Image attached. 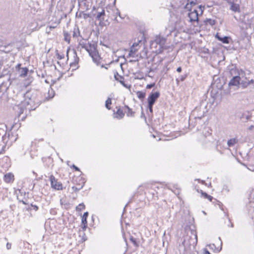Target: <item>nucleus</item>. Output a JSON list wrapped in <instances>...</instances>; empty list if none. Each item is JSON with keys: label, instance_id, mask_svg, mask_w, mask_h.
Instances as JSON below:
<instances>
[{"label": "nucleus", "instance_id": "obj_49", "mask_svg": "<svg viewBox=\"0 0 254 254\" xmlns=\"http://www.w3.org/2000/svg\"><path fill=\"white\" fill-rule=\"evenodd\" d=\"M81 47L85 49V47L88 46V43H80V44Z\"/></svg>", "mask_w": 254, "mask_h": 254}, {"label": "nucleus", "instance_id": "obj_34", "mask_svg": "<svg viewBox=\"0 0 254 254\" xmlns=\"http://www.w3.org/2000/svg\"><path fill=\"white\" fill-rule=\"evenodd\" d=\"M225 216H226L227 218L228 219L229 224H228V226L233 228L234 227L233 224L231 222L230 218L228 217V214L227 213H225Z\"/></svg>", "mask_w": 254, "mask_h": 254}, {"label": "nucleus", "instance_id": "obj_58", "mask_svg": "<svg viewBox=\"0 0 254 254\" xmlns=\"http://www.w3.org/2000/svg\"><path fill=\"white\" fill-rule=\"evenodd\" d=\"M180 80V78H179V79H178V78H177V79H176V82H177V83L178 84H179Z\"/></svg>", "mask_w": 254, "mask_h": 254}, {"label": "nucleus", "instance_id": "obj_4", "mask_svg": "<svg viewBox=\"0 0 254 254\" xmlns=\"http://www.w3.org/2000/svg\"><path fill=\"white\" fill-rule=\"evenodd\" d=\"M159 96L160 93L158 91L155 92H152L149 95L147 99L148 108L151 113H153V106Z\"/></svg>", "mask_w": 254, "mask_h": 254}, {"label": "nucleus", "instance_id": "obj_25", "mask_svg": "<svg viewBox=\"0 0 254 254\" xmlns=\"http://www.w3.org/2000/svg\"><path fill=\"white\" fill-rule=\"evenodd\" d=\"M134 44H133L132 46L130 48V50L129 51V53L128 54V56L129 57H134V55L135 54V52L136 51V50L134 48Z\"/></svg>", "mask_w": 254, "mask_h": 254}, {"label": "nucleus", "instance_id": "obj_46", "mask_svg": "<svg viewBox=\"0 0 254 254\" xmlns=\"http://www.w3.org/2000/svg\"><path fill=\"white\" fill-rule=\"evenodd\" d=\"M30 206L31 207H33V209H34L35 211H37L38 210L39 207L38 206L32 204H31Z\"/></svg>", "mask_w": 254, "mask_h": 254}, {"label": "nucleus", "instance_id": "obj_51", "mask_svg": "<svg viewBox=\"0 0 254 254\" xmlns=\"http://www.w3.org/2000/svg\"><path fill=\"white\" fill-rule=\"evenodd\" d=\"M11 244L9 243H7L6 244V248L8 250H9L10 249H11Z\"/></svg>", "mask_w": 254, "mask_h": 254}, {"label": "nucleus", "instance_id": "obj_43", "mask_svg": "<svg viewBox=\"0 0 254 254\" xmlns=\"http://www.w3.org/2000/svg\"><path fill=\"white\" fill-rule=\"evenodd\" d=\"M155 86V83H151L147 84L146 88V89H151Z\"/></svg>", "mask_w": 254, "mask_h": 254}, {"label": "nucleus", "instance_id": "obj_12", "mask_svg": "<svg viewBox=\"0 0 254 254\" xmlns=\"http://www.w3.org/2000/svg\"><path fill=\"white\" fill-rule=\"evenodd\" d=\"M26 195V192L21 190H18L17 198L20 202H22L24 204H27L26 201L24 200V196Z\"/></svg>", "mask_w": 254, "mask_h": 254}, {"label": "nucleus", "instance_id": "obj_17", "mask_svg": "<svg viewBox=\"0 0 254 254\" xmlns=\"http://www.w3.org/2000/svg\"><path fill=\"white\" fill-rule=\"evenodd\" d=\"M12 136L10 135L9 132L5 133L2 136L1 139L3 143H7L9 139H11Z\"/></svg>", "mask_w": 254, "mask_h": 254}, {"label": "nucleus", "instance_id": "obj_2", "mask_svg": "<svg viewBox=\"0 0 254 254\" xmlns=\"http://www.w3.org/2000/svg\"><path fill=\"white\" fill-rule=\"evenodd\" d=\"M204 116V111H200V107H196L191 112L190 119L189 125L192 127H195L197 123L201 124V120Z\"/></svg>", "mask_w": 254, "mask_h": 254}, {"label": "nucleus", "instance_id": "obj_26", "mask_svg": "<svg viewBox=\"0 0 254 254\" xmlns=\"http://www.w3.org/2000/svg\"><path fill=\"white\" fill-rule=\"evenodd\" d=\"M88 216V212H85L84 213L81 219V223H87V218Z\"/></svg>", "mask_w": 254, "mask_h": 254}, {"label": "nucleus", "instance_id": "obj_15", "mask_svg": "<svg viewBox=\"0 0 254 254\" xmlns=\"http://www.w3.org/2000/svg\"><path fill=\"white\" fill-rule=\"evenodd\" d=\"M230 5V9L235 12H240V5L237 3H235L234 1L230 2L229 3Z\"/></svg>", "mask_w": 254, "mask_h": 254}, {"label": "nucleus", "instance_id": "obj_44", "mask_svg": "<svg viewBox=\"0 0 254 254\" xmlns=\"http://www.w3.org/2000/svg\"><path fill=\"white\" fill-rule=\"evenodd\" d=\"M86 240H87V237H86L85 233L84 232H83V235H82V239H81L82 242H85Z\"/></svg>", "mask_w": 254, "mask_h": 254}, {"label": "nucleus", "instance_id": "obj_38", "mask_svg": "<svg viewBox=\"0 0 254 254\" xmlns=\"http://www.w3.org/2000/svg\"><path fill=\"white\" fill-rule=\"evenodd\" d=\"M196 0H189L188 1L190 2V5L191 6H194L196 4Z\"/></svg>", "mask_w": 254, "mask_h": 254}, {"label": "nucleus", "instance_id": "obj_35", "mask_svg": "<svg viewBox=\"0 0 254 254\" xmlns=\"http://www.w3.org/2000/svg\"><path fill=\"white\" fill-rule=\"evenodd\" d=\"M64 39L65 41L69 43L70 38H68V34L67 33L64 32Z\"/></svg>", "mask_w": 254, "mask_h": 254}, {"label": "nucleus", "instance_id": "obj_42", "mask_svg": "<svg viewBox=\"0 0 254 254\" xmlns=\"http://www.w3.org/2000/svg\"><path fill=\"white\" fill-rule=\"evenodd\" d=\"M5 133H6L5 130L2 128H0V136H2Z\"/></svg>", "mask_w": 254, "mask_h": 254}, {"label": "nucleus", "instance_id": "obj_24", "mask_svg": "<svg viewBox=\"0 0 254 254\" xmlns=\"http://www.w3.org/2000/svg\"><path fill=\"white\" fill-rule=\"evenodd\" d=\"M137 96L140 100H143L145 97V92L143 91H137L136 92Z\"/></svg>", "mask_w": 254, "mask_h": 254}, {"label": "nucleus", "instance_id": "obj_50", "mask_svg": "<svg viewBox=\"0 0 254 254\" xmlns=\"http://www.w3.org/2000/svg\"><path fill=\"white\" fill-rule=\"evenodd\" d=\"M71 167L74 169L75 171H80L79 168L76 167L75 165H72Z\"/></svg>", "mask_w": 254, "mask_h": 254}, {"label": "nucleus", "instance_id": "obj_40", "mask_svg": "<svg viewBox=\"0 0 254 254\" xmlns=\"http://www.w3.org/2000/svg\"><path fill=\"white\" fill-rule=\"evenodd\" d=\"M187 77V75L186 74H184V75H181L180 76L179 78H180V80L181 81H184L186 79Z\"/></svg>", "mask_w": 254, "mask_h": 254}, {"label": "nucleus", "instance_id": "obj_59", "mask_svg": "<svg viewBox=\"0 0 254 254\" xmlns=\"http://www.w3.org/2000/svg\"><path fill=\"white\" fill-rule=\"evenodd\" d=\"M219 240L220 241L221 246H222V241H221V238H220V237H219Z\"/></svg>", "mask_w": 254, "mask_h": 254}, {"label": "nucleus", "instance_id": "obj_3", "mask_svg": "<svg viewBox=\"0 0 254 254\" xmlns=\"http://www.w3.org/2000/svg\"><path fill=\"white\" fill-rule=\"evenodd\" d=\"M97 45L96 43H88V46L85 47V50L89 53L92 58L93 62L97 65L100 63V57L97 49Z\"/></svg>", "mask_w": 254, "mask_h": 254}, {"label": "nucleus", "instance_id": "obj_29", "mask_svg": "<svg viewBox=\"0 0 254 254\" xmlns=\"http://www.w3.org/2000/svg\"><path fill=\"white\" fill-rule=\"evenodd\" d=\"M125 107L127 109V116H133L134 112H132V110L130 109L127 106H126Z\"/></svg>", "mask_w": 254, "mask_h": 254}, {"label": "nucleus", "instance_id": "obj_36", "mask_svg": "<svg viewBox=\"0 0 254 254\" xmlns=\"http://www.w3.org/2000/svg\"><path fill=\"white\" fill-rule=\"evenodd\" d=\"M81 224H82L81 229H82L83 232H84L87 227V223H86V224L85 223V224L81 223Z\"/></svg>", "mask_w": 254, "mask_h": 254}, {"label": "nucleus", "instance_id": "obj_60", "mask_svg": "<svg viewBox=\"0 0 254 254\" xmlns=\"http://www.w3.org/2000/svg\"><path fill=\"white\" fill-rule=\"evenodd\" d=\"M211 246L212 249H213V247H215L214 244H212Z\"/></svg>", "mask_w": 254, "mask_h": 254}, {"label": "nucleus", "instance_id": "obj_23", "mask_svg": "<svg viewBox=\"0 0 254 254\" xmlns=\"http://www.w3.org/2000/svg\"><path fill=\"white\" fill-rule=\"evenodd\" d=\"M237 142V140L236 138H231L228 140L227 144L229 147L234 146Z\"/></svg>", "mask_w": 254, "mask_h": 254}, {"label": "nucleus", "instance_id": "obj_14", "mask_svg": "<svg viewBox=\"0 0 254 254\" xmlns=\"http://www.w3.org/2000/svg\"><path fill=\"white\" fill-rule=\"evenodd\" d=\"M155 42L157 44L160 45L161 47L165 45L166 42V39L160 35L156 36L155 39Z\"/></svg>", "mask_w": 254, "mask_h": 254}, {"label": "nucleus", "instance_id": "obj_32", "mask_svg": "<svg viewBox=\"0 0 254 254\" xmlns=\"http://www.w3.org/2000/svg\"><path fill=\"white\" fill-rule=\"evenodd\" d=\"M79 34H80V32H79L78 29H76L75 28H74V31H73V37H77V36H78L79 35Z\"/></svg>", "mask_w": 254, "mask_h": 254}, {"label": "nucleus", "instance_id": "obj_55", "mask_svg": "<svg viewBox=\"0 0 254 254\" xmlns=\"http://www.w3.org/2000/svg\"><path fill=\"white\" fill-rule=\"evenodd\" d=\"M79 2H84V4H86L85 1H87L88 0H78Z\"/></svg>", "mask_w": 254, "mask_h": 254}, {"label": "nucleus", "instance_id": "obj_28", "mask_svg": "<svg viewBox=\"0 0 254 254\" xmlns=\"http://www.w3.org/2000/svg\"><path fill=\"white\" fill-rule=\"evenodd\" d=\"M85 208V206L83 203H80L76 207V211H80L83 209H84Z\"/></svg>", "mask_w": 254, "mask_h": 254}, {"label": "nucleus", "instance_id": "obj_1", "mask_svg": "<svg viewBox=\"0 0 254 254\" xmlns=\"http://www.w3.org/2000/svg\"><path fill=\"white\" fill-rule=\"evenodd\" d=\"M22 104L27 106L28 111L35 110L39 105L40 100L38 98V92L35 90L27 91L23 95Z\"/></svg>", "mask_w": 254, "mask_h": 254}, {"label": "nucleus", "instance_id": "obj_52", "mask_svg": "<svg viewBox=\"0 0 254 254\" xmlns=\"http://www.w3.org/2000/svg\"><path fill=\"white\" fill-rule=\"evenodd\" d=\"M203 254H210V253L207 249H204Z\"/></svg>", "mask_w": 254, "mask_h": 254}, {"label": "nucleus", "instance_id": "obj_16", "mask_svg": "<svg viewBox=\"0 0 254 254\" xmlns=\"http://www.w3.org/2000/svg\"><path fill=\"white\" fill-rule=\"evenodd\" d=\"M216 38L220 41L222 42L224 44H229V41L231 39L230 37L229 36H224L221 37L219 36L218 34L216 35Z\"/></svg>", "mask_w": 254, "mask_h": 254}, {"label": "nucleus", "instance_id": "obj_5", "mask_svg": "<svg viewBox=\"0 0 254 254\" xmlns=\"http://www.w3.org/2000/svg\"><path fill=\"white\" fill-rule=\"evenodd\" d=\"M191 234L192 237H190L189 239L187 240V238H188V237H186L183 241L182 245L184 247L190 245L194 246L196 245L197 242V236L196 231L194 230H191Z\"/></svg>", "mask_w": 254, "mask_h": 254}, {"label": "nucleus", "instance_id": "obj_62", "mask_svg": "<svg viewBox=\"0 0 254 254\" xmlns=\"http://www.w3.org/2000/svg\"><path fill=\"white\" fill-rule=\"evenodd\" d=\"M115 78H116V80H118V78H117V75L116 74L115 75Z\"/></svg>", "mask_w": 254, "mask_h": 254}, {"label": "nucleus", "instance_id": "obj_33", "mask_svg": "<svg viewBox=\"0 0 254 254\" xmlns=\"http://www.w3.org/2000/svg\"><path fill=\"white\" fill-rule=\"evenodd\" d=\"M129 240L133 244L134 246H138L136 239L133 236H130L129 238Z\"/></svg>", "mask_w": 254, "mask_h": 254}, {"label": "nucleus", "instance_id": "obj_63", "mask_svg": "<svg viewBox=\"0 0 254 254\" xmlns=\"http://www.w3.org/2000/svg\"><path fill=\"white\" fill-rule=\"evenodd\" d=\"M27 209L28 210H31V209L29 207H28L27 208Z\"/></svg>", "mask_w": 254, "mask_h": 254}, {"label": "nucleus", "instance_id": "obj_57", "mask_svg": "<svg viewBox=\"0 0 254 254\" xmlns=\"http://www.w3.org/2000/svg\"><path fill=\"white\" fill-rule=\"evenodd\" d=\"M20 66H21V64H18L16 65V68H17V69H19L20 70V69H21V68H20Z\"/></svg>", "mask_w": 254, "mask_h": 254}, {"label": "nucleus", "instance_id": "obj_18", "mask_svg": "<svg viewBox=\"0 0 254 254\" xmlns=\"http://www.w3.org/2000/svg\"><path fill=\"white\" fill-rule=\"evenodd\" d=\"M28 71V68L26 67L21 68L19 70L20 76L22 77H25L27 75Z\"/></svg>", "mask_w": 254, "mask_h": 254}, {"label": "nucleus", "instance_id": "obj_53", "mask_svg": "<svg viewBox=\"0 0 254 254\" xmlns=\"http://www.w3.org/2000/svg\"><path fill=\"white\" fill-rule=\"evenodd\" d=\"M177 71L178 72H181L182 71V67L181 66L178 67L177 68Z\"/></svg>", "mask_w": 254, "mask_h": 254}, {"label": "nucleus", "instance_id": "obj_10", "mask_svg": "<svg viewBox=\"0 0 254 254\" xmlns=\"http://www.w3.org/2000/svg\"><path fill=\"white\" fill-rule=\"evenodd\" d=\"M188 16L190 22L198 21V13L197 10L195 9L189 12Z\"/></svg>", "mask_w": 254, "mask_h": 254}, {"label": "nucleus", "instance_id": "obj_56", "mask_svg": "<svg viewBox=\"0 0 254 254\" xmlns=\"http://www.w3.org/2000/svg\"><path fill=\"white\" fill-rule=\"evenodd\" d=\"M254 82V80L253 79H251L248 81V83H249V85L253 83Z\"/></svg>", "mask_w": 254, "mask_h": 254}, {"label": "nucleus", "instance_id": "obj_11", "mask_svg": "<svg viewBox=\"0 0 254 254\" xmlns=\"http://www.w3.org/2000/svg\"><path fill=\"white\" fill-rule=\"evenodd\" d=\"M239 75H235L233 77V78L230 80V81L229 82V86H237L240 83V79L241 78L240 77V75H241V73H239Z\"/></svg>", "mask_w": 254, "mask_h": 254}, {"label": "nucleus", "instance_id": "obj_13", "mask_svg": "<svg viewBox=\"0 0 254 254\" xmlns=\"http://www.w3.org/2000/svg\"><path fill=\"white\" fill-rule=\"evenodd\" d=\"M14 179V175L11 173H8L5 174L3 177V180L6 183H10L13 182Z\"/></svg>", "mask_w": 254, "mask_h": 254}, {"label": "nucleus", "instance_id": "obj_22", "mask_svg": "<svg viewBox=\"0 0 254 254\" xmlns=\"http://www.w3.org/2000/svg\"><path fill=\"white\" fill-rule=\"evenodd\" d=\"M200 192L202 196H203L205 198L208 199L210 201H212V200L214 199L212 196L208 195L207 193H206L205 192H203L202 190H200Z\"/></svg>", "mask_w": 254, "mask_h": 254}, {"label": "nucleus", "instance_id": "obj_41", "mask_svg": "<svg viewBox=\"0 0 254 254\" xmlns=\"http://www.w3.org/2000/svg\"><path fill=\"white\" fill-rule=\"evenodd\" d=\"M207 22L209 23V24L211 25H214L215 23V20H212L211 19H207Z\"/></svg>", "mask_w": 254, "mask_h": 254}, {"label": "nucleus", "instance_id": "obj_9", "mask_svg": "<svg viewBox=\"0 0 254 254\" xmlns=\"http://www.w3.org/2000/svg\"><path fill=\"white\" fill-rule=\"evenodd\" d=\"M26 107L27 106L25 104H23L21 101L20 104L13 107V110L15 111L17 116L19 117L24 113L25 110H28Z\"/></svg>", "mask_w": 254, "mask_h": 254}, {"label": "nucleus", "instance_id": "obj_61", "mask_svg": "<svg viewBox=\"0 0 254 254\" xmlns=\"http://www.w3.org/2000/svg\"><path fill=\"white\" fill-rule=\"evenodd\" d=\"M221 250V248L220 249H217V252H219L220 251V250Z\"/></svg>", "mask_w": 254, "mask_h": 254}, {"label": "nucleus", "instance_id": "obj_47", "mask_svg": "<svg viewBox=\"0 0 254 254\" xmlns=\"http://www.w3.org/2000/svg\"><path fill=\"white\" fill-rule=\"evenodd\" d=\"M247 168L249 170L252 172H254V166L250 165Z\"/></svg>", "mask_w": 254, "mask_h": 254}, {"label": "nucleus", "instance_id": "obj_8", "mask_svg": "<svg viewBox=\"0 0 254 254\" xmlns=\"http://www.w3.org/2000/svg\"><path fill=\"white\" fill-rule=\"evenodd\" d=\"M50 181L51 182V187L55 190H62L63 185L62 184L58 181V180L55 178L53 175H51L50 177Z\"/></svg>", "mask_w": 254, "mask_h": 254}, {"label": "nucleus", "instance_id": "obj_7", "mask_svg": "<svg viewBox=\"0 0 254 254\" xmlns=\"http://www.w3.org/2000/svg\"><path fill=\"white\" fill-rule=\"evenodd\" d=\"M12 80L10 77H9L6 80L4 81L0 85V98H2L8 90L9 87L11 85Z\"/></svg>", "mask_w": 254, "mask_h": 254}, {"label": "nucleus", "instance_id": "obj_27", "mask_svg": "<svg viewBox=\"0 0 254 254\" xmlns=\"http://www.w3.org/2000/svg\"><path fill=\"white\" fill-rule=\"evenodd\" d=\"M112 104V101L111 98L110 97H108L107 100L105 102V107L108 110H110L111 109V105Z\"/></svg>", "mask_w": 254, "mask_h": 254}, {"label": "nucleus", "instance_id": "obj_20", "mask_svg": "<svg viewBox=\"0 0 254 254\" xmlns=\"http://www.w3.org/2000/svg\"><path fill=\"white\" fill-rule=\"evenodd\" d=\"M124 116V113L123 111L120 109H118L116 112V116H115V118L118 119H121Z\"/></svg>", "mask_w": 254, "mask_h": 254}, {"label": "nucleus", "instance_id": "obj_21", "mask_svg": "<svg viewBox=\"0 0 254 254\" xmlns=\"http://www.w3.org/2000/svg\"><path fill=\"white\" fill-rule=\"evenodd\" d=\"M106 0H96V6H95L96 7H103L105 5Z\"/></svg>", "mask_w": 254, "mask_h": 254}, {"label": "nucleus", "instance_id": "obj_30", "mask_svg": "<svg viewBox=\"0 0 254 254\" xmlns=\"http://www.w3.org/2000/svg\"><path fill=\"white\" fill-rule=\"evenodd\" d=\"M240 84L241 85L243 88H246L249 85V83H248V81L242 80L241 81H240Z\"/></svg>", "mask_w": 254, "mask_h": 254}, {"label": "nucleus", "instance_id": "obj_37", "mask_svg": "<svg viewBox=\"0 0 254 254\" xmlns=\"http://www.w3.org/2000/svg\"><path fill=\"white\" fill-rule=\"evenodd\" d=\"M56 56L57 57V59L59 60H62V59H64V54L61 55L59 53H57Z\"/></svg>", "mask_w": 254, "mask_h": 254}, {"label": "nucleus", "instance_id": "obj_39", "mask_svg": "<svg viewBox=\"0 0 254 254\" xmlns=\"http://www.w3.org/2000/svg\"><path fill=\"white\" fill-rule=\"evenodd\" d=\"M82 186H81V187H79V188H78L76 186H73L72 187V189L75 191H78L79 190H80V189H81L82 188Z\"/></svg>", "mask_w": 254, "mask_h": 254}, {"label": "nucleus", "instance_id": "obj_64", "mask_svg": "<svg viewBox=\"0 0 254 254\" xmlns=\"http://www.w3.org/2000/svg\"><path fill=\"white\" fill-rule=\"evenodd\" d=\"M88 6H89V5H87L86 6V9H88L89 8H88Z\"/></svg>", "mask_w": 254, "mask_h": 254}, {"label": "nucleus", "instance_id": "obj_48", "mask_svg": "<svg viewBox=\"0 0 254 254\" xmlns=\"http://www.w3.org/2000/svg\"><path fill=\"white\" fill-rule=\"evenodd\" d=\"M195 181H198L199 183H201L203 185H207V184L205 183V181H203V180H200V179H195Z\"/></svg>", "mask_w": 254, "mask_h": 254}, {"label": "nucleus", "instance_id": "obj_45", "mask_svg": "<svg viewBox=\"0 0 254 254\" xmlns=\"http://www.w3.org/2000/svg\"><path fill=\"white\" fill-rule=\"evenodd\" d=\"M198 8L200 9V14H202V13L203 12V10H204V6H202L201 5H199Z\"/></svg>", "mask_w": 254, "mask_h": 254}, {"label": "nucleus", "instance_id": "obj_31", "mask_svg": "<svg viewBox=\"0 0 254 254\" xmlns=\"http://www.w3.org/2000/svg\"><path fill=\"white\" fill-rule=\"evenodd\" d=\"M56 28V27H55L54 26L51 25L49 24V25L47 27L46 29V32L48 34H49L52 29H54Z\"/></svg>", "mask_w": 254, "mask_h": 254}, {"label": "nucleus", "instance_id": "obj_19", "mask_svg": "<svg viewBox=\"0 0 254 254\" xmlns=\"http://www.w3.org/2000/svg\"><path fill=\"white\" fill-rule=\"evenodd\" d=\"M60 23V20L57 19V18L53 19L51 20L49 22V24L54 26L55 27H57Z\"/></svg>", "mask_w": 254, "mask_h": 254}, {"label": "nucleus", "instance_id": "obj_54", "mask_svg": "<svg viewBox=\"0 0 254 254\" xmlns=\"http://www.w3.org/2000/svg\"><path fill=\"white\" fill-rule=\"evenodd\" d=\"M249 129L250 130H252L253 129H254V125H252L249 127Z\"/></svg>", "mask_w": 254, "mask_h": 254}, {"label": "nucleus", "instance_id": "obj_6", "mask_svg": "<svg viewBox=\"0 0 254 254\" xmlns=\"http://www.w3.org/2000/svg\"><path fill=\"white\" fill-rule=\"evenodd\" d=\"M93 10L95 11L94 14L96 15V19L99 21L100 24L101 25L104 20V16L105 15V10L103 7H96L95 6H93Z\"/></svg>", "mask_w": 254, "mask_h": 254}]
</instances>
